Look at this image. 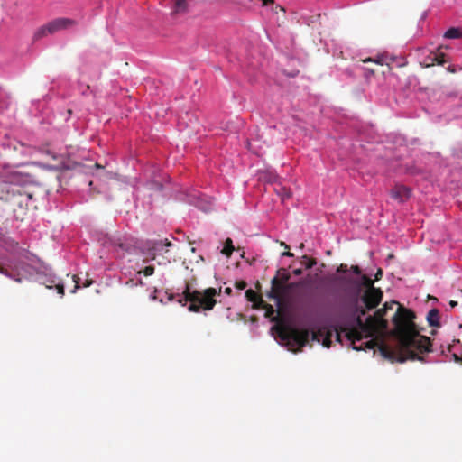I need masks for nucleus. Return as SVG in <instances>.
I'll return each instance as SVG.
<instances>
[{
  "label": "nucleus",
  "mask_w": 462,
  "mask_h": 462,
  "mask_svg": "<svg viewBox=\"0 0 462 462\" xmlns=\"http://www.w3.org/2000/svg\"><path fill=\"white\" fill-rule=\"evenodd\" d=\"M160 246H162V243H155L152 247L149 248L147 252V257L143 260V262L146 263L149 260H154L155 251H157Z\"/></svg>",
  "instance_id": "obj_16"
},
{
  "label": "nucleus",
  "mask_w": 462,
  "mask_h": 462,
  "mask_svg": "<svg viewBox=\"0 0 462 462\" xmlns=\"http://www.w3.org/2000/svg\"><path fill=\"white\" fill-rule=\"evenodd\" d=\"M425 63H426V67L435 65V60H434L433 57H431V52L426 57Z\"/></svg>",
  "instance_id": "obj_23"
},
{
  "label": "nucleus",
  "mask_w": 462,
  "mask_h": 462,
  "mask_svg": "<svg viewBox=\"0 0 462 462\" xmlns=\"http://www.w3.org/2000/svg\"><path fill=\"white\" fill-rule=\"evenodd\" d=\"M282 245L285 246V248H288V245L285 243H282Z\"/></svg>",
  "instance_id": "obj_43"
},
{
  "label": "nucleus",
  "mask_w": 462,
  "mask_h": 462,
  "mask_svg": "<svg viewBox=\"0 0 462 462\" xmlns=\"http://www.w3.org/2000/svg\"><path fill=\"white\" fill-rule=\"evenodd\" d=\"M225 293L227 294V295H231L232 293V289L230 287H226L225 289Z\"/></svg>",
  "instance_id": "obj_35"
},
{
  "label": "nucleus",
  "mask_w": 462,
  "mask_h": 462,
  "mask_svg": "<svg viewBox=\"0 0 462 462\" xmlns=\"http://www.w3.org/2000/svg\"><path fill=\"white\" fill-rule=\"evenodd\" d=\"M0 273H1V274H4V275H5V276H10L9 272H8L5 268H4V267H2V266H0Z\"/></svg>",
  "instance_id": "obj_32"
},
{
  "label": "nucleus",
  "mask_w": 462,
  "mask_h": 462,
  "mask_svg": "<svg viewBox=\"0 0 462 462\" xmlns=\"http://www.w3.org/2000/svg\"><path fill=\"white\" fill-rule=\"evenodd\" d=\"M92 283V281H86V283L84 284V287H88Z\"/></svg>",
  "instance_id": "obj_40"
},
{
  "label": "nucleus",
  "mask_w": 462,
  "mask_h": 462,
  "mask_svg": "<svg viewBox=\"0 0 462 462\" xmlns=\"http://www.w3.org/2000/svg\"><path fill=\"white\" fill-rule=\"evenodd\" d=\"M377 341L375 339H370L365 344V348L366 349H374L375 346H377Z\"/></svg>",
  "instance_id": "obj_22"
},
{
  "label": "nucleus",
  "mask_w": 462,
  "mask_h": 462,
  "mask_svg": "<svg viewBox=\"0 0 462 462\" xmlns=\"http://www.w3.org/2000/svg\"><path fill=\"white\" fill-rule=\"evenodd\" d=\"M235 251V247L233 245V241L231 238H226L224 244V247L221 251L223 254L227 257H230L233 252Z\"/></svg>",
  "instance_id": "obj_13"
},
{
  "label": "nucleus",
  "mask_w": 462,
  "mask_h": 462,
  "mask_svg": "<svg viewBox=\"0 0 462 462\" xmlns=\"http://www.w3.org/2000/svg\"><path fill=\"white\" fill-rule=\"evenodd\" d=\"M138 273H143L145 276H151L154 273V266H146L143 271H139Z\"/></svg>",
  "instance_id": "obj_20"
},
{
  "label": "nucleus",
  "mask_w": 462,
  "mask_h": 462,
  "mask_svg": "<svg viewBox=\"0 0 462 462\" xmlns=\"http://www.w3.org/2000/svg\"><path fill=\"white\" fill-rule=\"evenodd\" d=\"M394 305H398L397 310L393 317L394 325L393 335L398 340V346L391 348L381 344L378 348L381 355L391 360L403 363L407 360L424 361L419 354L431 352V342L430 337L420 336L414 323L415 314L412 310L404 308L397 301L385 302L383 308L377 310L373 316L366 318L365 321L362 317L365 315V309L356 305L355 308L354 325L351 328L340 327L336 329L337 340L340 341L341 333H344L347 340L352 345L353 349H365L362 346H356V341L372 337L376 330H384L388 328V321L384 319L388 310H393Z\"/></svg>",
  "instance_id": "obj_1"
},
{
  "label": "nucleus",
  "mask_w": 462,
  "mask_h": 462,
  "mask_svg": "<svg viewBox=\"0 0 462 462\" xmlns=\"http://www.w3.org/2000/svg\"><path fill=\"white\" fill-rule=\"evenodd\" d=\"M350 270L356 275H360L361 274V269L359 266L357 265H352L350 267Z\"/></svg>",
  "instance_id": "obj_29"
},
{
  "label": "nucleus",
  "mask_w": 462,
  "mask_h": 462,
  "mask_svg": "<svg viewBox=\"0 0 462 462\" xmlns=\"http://www.w3.org/2000/svg\"><path fill=\"white\" fill-rule=\"evenodd\" d=\"M322 331L319 330L318 332H312L311 333V338L312 340H319V336H322Z\"/></svg>",
  "instance_id": "obj_30"
},
{
  "label": "nucleus",
  "mask_w": 462,
  "mask_h": 462,
  "mask_svg": "<svg viewBox=\"0 0 462 462\" xmlns=\"http://www.w3.org/2000/svg\"><path fill=\"white\" fill-rule=\"evenodd\" d=\"M454 357H455V360H456L457 362H461V361H462V358H461V357H459L457 355H454Z\"/></svg>",
  "instance_id": "obj_39"
},
{
  "label": "nucleus",
  "mask_w": 462,
  "mask_h": 462,
  "mask_svg": "<svg viewBox=\"0 0 462 462\" xmlns=\"http://www.w3.org/2000/svg\"><path fill=\"white\" fill-rule=\"evenodd\" d=\"M52 283H53V281L51 282V284L47 285V288H52Z\"/></svg>",
  "instance_id": "obj_42"
},
{
  "label": "nucleus",
  "mask_w": 462,
  "mask_h": 462,
  "mask_svg": "<svg viewBox=\"0 0 462 462\" xmlns=\"http://www.w3.org/2000/svg\"><path fill=\"white\" fill-rule=\"evenodd\" d=\"M334 281L339 283L343 291L352 295L355 308L358 305L361 287H365L366 290L374 287V281L365 274L361 275L360 281L346 275L335 277Z\"/></svg>",
  "instance_id": "obj_4"
},
{
  "label": "nucleus",
  "mask_w": 462,
  "mask_h": 462,
  "mask_svg": "<svg viewBox=\"0 0 462 462\" xmlns=\"http://www.w3.org/2000/svg\"><path fill=\"white\" fill-rule=\"evenodd\" d=\"M188 10L187 0H176L172 10V14L185 13Z\"/></svg>",
  "instance_id": "obj_10"
},
{
  "label": "nucleus",
  "mask_w": 462,
  "mask_h": 462,
  "mask_svg": "<svg viewBox=\"0 0 462 462\" xmlns=\"http://www.w3.org/2000/svg\"><path fill=\"white\" fill-rule=\"evenodd\" d=\"M73 282H75L74 290L72 292H75L77 289L79 288V278L77 275L72 276Z\"/></svg>",
  "instance_id": "obj_26"
},
{
  "label": "nucleus",
  "mask_w": 462,
  "mask_h": 462,
  "mask_svg": "<svg viewBox=\"0 0 462 462\" xmlns=\"http://www.w3.org/2000/svg\"><path fill=\"white\" fill-rule=\"evenodd\" d=\"M282 255L291 257V256H293V254H291L290 252H285V253L282 254Z\"/></svg>",
  "instance_id": "obj_38"
},
{
  "label": "nucleus",
  "mask_w": 462,
  "mask_h": 462,
  "mask_svg": "<svg viewBox=\"0 0 462 462\" xmlns=\"http://www.w3.org/2000/svg\"><path fill=\"white\" fill-rule=\"evenodd\" d=\"M275 276H278L279 282L284 284H287L291 278V274L284 268L279 269Z\"/></svg>",
  "instance_id": "obj_15"
},
{
  "label": "nucleus",
  "mask_w": 462,
  "mask_h": 462,
  "mask_svg": "<svg viewBox=\"0 0 462 462\" xmlns=\"http://www.w3.org/2000/svg\"><path fill=\"white\" fill-rule=\"evenodd\" d=\"M427 320L430 327H440L439 310L431 309L427 314Z\"/></svg>",
  "instance_id": "obj_9"
},
{
  "label": "nucleus",
  "mask_w": 462,
  "mask_h": 462,
  "mask_svg": "<svg viewBox=\"0 0 462 462\" xmlns=\"http://www.w3.org/2000/svg\"><path fill=\"white\" fill-rule=\"evenodd\" d=\"M367 70H368V71H370L372 74H374V73L373 69H368Z\"/></svg>",
  "instance_id": "obj_44"
},
{
  "label": "nucleus",
  "mask_w": 462,
  "mask_h": 462,
  "mask_svg": "<svg viewBox=\"0 0 462 462\" xmlns=\"http://www.w3.org/2000/svg\"><path fill=\"white\" fill-rule=\"evenodd\" d=\"M263 4V5H268L270 4L273 3V0H261Z\"/></svg>",
  "instance_id": "obj_34"
},
{
  "label": "nucleus",
  "mask_w": 462,
  "mask_h": 462,
  "mask_svg": "<svg viewBox=\"0 0 462 462\" xmlns=\"http://www.w3.org/2000/svg\"><path fill=\"white\" fill-rule=\"evenodd\" d=\"M78 21L68 17H59L51 20L40 27L34 34L35 39H40L48 34H53L60 31L69 30L78 25Z\"/></svg>",
  "instance_id": "obj_5"
},
{
  "label": "nucleus",
  "mask_w": 462,
  "mask_h": 462,
  "mask_svg": "<svg viewBox=\"0 0 462 462\" xmlns=\"http://www.w3.org/2000/svg\"><path fill=\"white\" fill-rule=\"evenodd\" d=\"M13 193H17L21 197H25L26 200H30L32 199V194L24 190H22L19 188L14 187L12 189Z\"/></svg>",
  "instance_id": "obj_18"
},
{
  "label": "nucleus",
  "mask_w": 462,
  "mask_h": 462,
  "mask_svg": "<svg viewBox=\"0 0 462 462\" xmlns=\"http://www.w3.org/2000/svg\"><path fill=\"white\" fill-rule=\"evenodd\" d=\"M292 273H293L294 275H296V276H299V275H300V274L302 273V270H301V269H300V268H299V269H294V270L292 271Z\"/></svg>",
  "instance_id": "obj_33"
},
{
  "label": "nucleus",
  "mask_w": 462,
  "mask_h": 462,
  "mask_svg": "<svg viewBox=\"0 0 462 462\" xmlns=\"http://www.w3.org/2000/svg\"><path fill=\"white\" fill-rule=\"evenodd\" d=\"M55 288L57 289V291H58L59 294H60L61 296L64 295V286H63V284L57 283V284H55Z\"/></svg>",
  "instance_id": "obj_27"
},
{
  "label": "nucleus",
  "mask_w": 462,
  "mask_h": 462,
  "mask_svg": "<svg viewBox=\"0 0 462 462\" xmlns=\"http://www.w3.org/2000/svg\"><path fill=\"white\" fill-rule=\"evenodd\" d=\"M165 245H166V246H171V242H169V241H167V242L165 243Z\"/></svg>",
  "instance_id": "obj_41"
},
{
  "label": "nucleus",
  "mask_w": 462,
  "mask_h": 462,
  "mask_svg": "<svg viewBox=\"0 0 462 462\" xmlns=\"http://www.w3.org/2000/svg\"><path fill=\"white\" fill-rule=\"evenodd\" d=\"M435 64L443 65L446 62V54L443 52H431Z\"/></svg>",
  "instance_id": "obj_17"
},
{
  "label": "nucleus",
  "mask_w": 462,
  "mask_h": 462,
  "mask_svg": "<svg viewBox=\"0 0 462 462\" xmlns=\"http://www.w3.org/2000/svg\"><path fill=\"white\" fill-rule=\"evenodd\" d=\"M260 305L265 310L266 317L271 318L273 321L278 322L276 326L277 334L281 340L286 343L291 351L297 353L308 344L310 337V333L308 329H299L280 320L279 311H277V315L273 317L275 310L272 305L264 301Z\"/></svg>",
  "instance_id": "obj_2"
},
{
  "label": "nucleus",
  "mask_w": 462,
  "mask_h": 462,
  "mask_svg": "<svg viewBox=\"0 0 462 462\" xmlns=\"http://www.w3.org/2000/svg\"><path fill=\"white\" fill-rule=\"evenodd\" d=\"M331 337H332V333L330 331H328L326 334V337H325L324 341H323V345L326 347H329L330 346V345H331Z\"/></svg>",
  "instance_id": "obj_21"
},
{
  "label": "nucleus",
  "mask_w": 462,
  "mask_h": 462,
  "mask_svg": "<svg viewBox=\"0 0 462 462\" xmlns=\"http://www.w3.org/2000/svg\"><path fill=\"white\" fill-rule=\"evenodd\" d=\"M246 282L245 281H238L236 282L235 286L238 290H244L246 287Z\"/></svg>",
  "instance_id": "obj_25"
},
{
  "label": "nucleus",
  "mask_w": 462,
  "mask_h": 462,
  "mask_svg": "<svg viewBox=\"0 0 462 462\" xmlns=\"http://www.w3.org/2000/svg\"><path fill=\"white\" fill-rule=\"evenodd\" d=\"M221 290L217 292L215 288H208L204 291L194 290L191 291L190 285L186 284L183 291V298L179 300V302L185 306L189 301L190 302L188 310L191 312H199L200 310H211L217 304L215 297L219 294Z\"/></svg>",
  "instance_id": "obj_3"
},
{
  "label": "nucleus",
  "mask_w": 462,
  "mask_h": 462,
  "mask_svg": "<svg viewBox=\"0 0 462 462\" xmlns=\"http://www.w3.org/2000/svg\"><path fill=\"white\" fill-rule=\"evenodd\" d=\"M301 264L307 269L313 267L316 264V260L304 255L301 260Z\"/></svg>",
  "instance_id": "obj_19"
},
{
  "label": "nucleus",
  "mask_w": 462,
  "mask_h": 462,
  "mask_svg": "<svg viewBox=\"0 0 462 462\" xmlns=\"http://www.w3.org/2000/svg\"><path fill=\"white\" fill-rule=\"evenodd\" d=\"M361 299L365 304V310H373L381 302L383 291L379 288L372 287L370 290H365Z\"/></svg>",
  "instance_id": "obj_7"
},
{
  "label": "nucleus",
  "mask_w": 462,
  "mask_h": 462,
  "mask_svg": "<svg viewBox=\"0 0 462 462\" xmlns=\"http://www.w3.org/2000/svg\"><path fill=\"white\" fill-rule=\"evenodd\" d=\"M363 62H374L375 64H383V59L373 60L371 58L364 60Z\"/></svg>",
  "instance_id": "obj_28"
},
{
  "label": "nucleus",
  "mask_w": 462,
  "mask_h": 462,
  "mask_svg": "<svg viewBox=\"0 0 462 462\" xmlns=\"http://www.w3.org/2000/svg\"><path fill=\"white\" fill-rule=\"evenodd\" d=\"M274 189L282 200L289 199L291 196V189H287L286 187H283L280 184L277 187H275Z\"/></svg>",
  "instance_id": "obj_14"
},
{
  "label": "nucleus",
  "mask_w": 462,
  "mask_h": 462,
  "mask_svg": "<svg viewBox=\"0 0 462 462\" xmlns=\"http://www.w3.org/2000/svg\"><path fill=\"white\" fill-rule=\"evenodd\" d=\"M245 297L248 301L259 304L263 303L262 298L252 289H249L245 291Z\"/></svg>",
  "instance_id": "obj_11"
},
{
  "label": "nucleus",
  "mask_w": 462,
  "mask_h": 462,
  "mask_svg": "<svg viewBox=\"0 0 462 462\" xmlns=\"http://www.w3.org/2000/svg\"><path fill=\"white\" fill-rule=\"evenodd\" d=\"M449 305H450V307H451V308H454V307H456V306L457 305V301H456V300H450V301H449Z\"/></svg>",
  "instance_id": "obj_36"
},
{
  "label": "nucleus",
  "mask_w": 462,
  "mask_h": 462,
  "mask_svg": "<svg viewBox=\"0 0 462 462\" xmlns=\"http://www.w3.org/2000/svg\"><path fill=\"white\" fill-rule=\"evenodd\" d=\"M447 39H459L462 37V31L456 27L449 28L444 34Z\"/></svg>",
  "instance_id": "obj_12"
},
{
  "label": "nucleus",
  "mask_w": 462,
  "mask_h": 462,
  "mask_svg": "<svg viewBox=\"0 0 462 462\" xmlns=\"http://www.w3.org/2000/svg\"><path fill=\"white\" fill-rule=\"evenodd\" d=\"M383 271L382 269H378L375 273V281H379L382 278Z\"/></svg>",
  "instance_id": "obj_31"
},
{
  "label": "nucleus",
  "mask_w": 462,
  "mask_h": 462,
  "mask_svg": "<svg viewBox=\"0 0 462 462\" xmlns=\"http://www.w3.org/2000/svg\"><path fill=\"white\" fill-rule=\"evenodd\" d=\"M391 196L393 199L403 202L410 198L411 189L403 185H395L391 191Z\"/></svg>",
  "instance_id": "obj_8"
},
{
  "label": "nucleus",
  "mask_w": 462,
  "mask_h": 462,
  "mask_svg": "<svg viewBox=\"0 0 462 462\" xmlns=\"http://www.w3.org/2000/svg\"><path fill=\"white\" fill-rule=\"evenodd\" d=\"M447 69H448V71H449L451 73H455V71H456V69L452 66H448Z\"/></svg>",
  "instance_id": "obj_37"
},
{
  "label": "nucleus",
  "mask_w": 462,
  "mask_h": 462,
  "mask_svg": "<svg viewBox=\"0 0 462 462\" xmlns=\"http://www.w3.org/2000/svg\"><path fill=\"white\" fill-rule=\"evenodd\" d=\"M293 285L294 283H291L290 285L284 284L279 282L278 276H274L271 281V290L267 293V297L273 300L277 308L281 309L289 288H291Z\"/></svg>",
  "instance_id": "obj_6"
},
{
  "label": "nucleus",
  "mask_w": 462,
  "mask_h": 462,
  "mask_svg": "<svg viewBox=\"0 0 462 462\" xmlns=\"http://www.w3.org/2000/svg\"><path fill=\"white\" fill-rule=\"evenodd\" d=\"M347 271H348L347 264H345V263H341V264L337 268V273H346Z\"/></svg>",
  "instance_id": "obj_24"
}]
</instances>
